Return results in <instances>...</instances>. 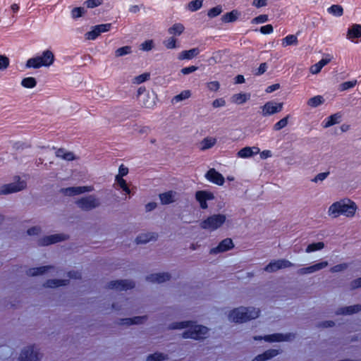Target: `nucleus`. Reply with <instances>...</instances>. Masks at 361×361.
Segmentation results:
<instances>
[{
	"label": "nucleus",
	"instance_id": "obj_37",
	"mask_svg": "<svg viewBox=\"0 0 361 361\" xmlns=\"http://www.w3.org/2000/svg\"><path fill=\"white\" fill-rule=\"evenodd\" d=\"M324 247V243L323 242H318L310 244L306 250L305 252L307 253L315 252L317 250H320Z\"/></svg>",
	"mask_w": 361,
	"mask_h": 361
},
{
	"label": "nucleus",
	"instance_id": "obj_52",
	"mask_svg": "<svg viewBox=\"0 0 361 361\" xmlns=\"http://www.w3.org/2000/svg\"><path fill=\"white\" fill-rule=\"evenodd\" d=\"M329 175V171L318 173L313 179H312V181L314 183L322 182L324 180H325L328 177Z\"/></svg>",
	"mask_w": 361,
	"mask_h": 361
},
{
	"label": "nucleus",
	"instance_id": "obj_64",
	"mask_svg": "<svg viewBox=\"0 0 361 361\" xmlns=\"http://www.w3.org/2000/svg\"><path fill=\"white\" fill-rule=\"evenodd\" d=\"M256 23H263L268 21V16L267 15H260L253 19Z\"/></svg>",
	"mask_w": 361,
	"mask_h": 361
},
{
	"label": "nucleus",
	"instance_id": "obj_23",
	"mask_svg": "<svg viewBox=\"0 0 361 361\" xmlns=\"http://www.w3.org/2000/svg\"><path fill=\"white\" fill-rule=\"evenodd\" d=\"M177 193L174 191H169L159 195V198L163 204H169L176 200Z\"/></svg>",
	"mask_w": 361,
	"mask_h": 361
},
{
	"label": "nucleus",
	"instance_id": "obj_41",
	"mask_svg": "<svg viewBox=\"0 0 361 361\" xmlns=\"http://www.w3.org/2000/svg\"><path fill=\"white\" fill-rule=\"evenodd\" d=\"M37 81L32 77L25 78L21 82V85L26 88H32L35 87Z\"/></svg>",
	"mask_w": 361,
	"mask_h": 361
},
{
	"label": "nucleus",
	"instance_id": "obj_14",
	"mask_svg": "<svg viewBox=\"0 0 361 361\" xmlns=\"http://www.w3.org/2000/svg\"><path fill=\"white\" fill-rule=\"evenodd\" d=\"M67 236L65 234L57 233L47 236H44L39 240V245H49L53 243L65 240Z\"/></svg>",
	"mask_w": 361,
	"mask_h": 361
},
{
	"label": "nucleus",
	"instance_id": "obj_60",
	"mask_svg": "<svg viewBox=\"0 0 361 361\" xmlns=\"http://www.w3.org/2000/svg\"><path fill=\"white\" fill-rule=\"evenodd\" d=\"M87 7L88 8H94L101 4V1L99 0H87L85 2Z\"/></svg>",
	"mask_w": 361,
	"mask_h": 361
},
{
	"label": "nucleus",
	"instance_id": "obj_58",
	"mask_svg": "<svg viewBox=\"0 0 361 361\" xmlns=\"http://www.w3.org/2000/svg\"><path fill=\"white\" fill-rule=\"evenodd\" d=\"M97 30H99V33L105 32L109 31L111 27V23H106V24H101L96 25Z\"/></svg>",
	"mask_w": 361,
	"mask_h": 361
},
{
	"label": "nucleus",
	"instance_id": "obj_38",
	"mask_svg": "<svg viewBox=\"0 0 361 361\" xmlns=\"http://www.w3.org/2000/svg\"><path fill=\"white\" fill-rule=\"evenodd\" d=\"M190 95L191 92L190 90H183L179 94H177L173 98L172 102H181L184 99H188L190 97Z\"/></svg>",
	"mask_w": 361,
	"mask_h": 361
},
{
	"label": "nucleus",
	"instance_id": "obj_44",
	"mask_svg": "<svg viewBox=\"0 0 361 361\" xmlns=\"http://www.w3.org/2000/svg\"><path fill=\"white\" fill-rule=\"evenodd\" d=\"M132 51L131 47L130 46H125L121 48H118L115 51V56L116 57H121L125 55H127L128 54H130Z\"/></svg>",
	"mask_w": 361,
	"mask_h": 361
},
{
	"label": "nucleus",
	"instance_id": "obj_21",
	"mask_svg": "<svg viewBox=\"0 0 361 361\" xmlns=\"http://www.w3.org/2000/svg\"><path fill=\"white\" fill-rule=\"evenodd\" d=\"M170 275L168 273L152 274L147 276V280L153 283H163L169 280Z\"/></svg>",
	"mask_w": 361,
	"mask_h": 361
},
{
	"label": "nucleus",
	"instance_id": "obj_19",
	"mask_svg": "<svg viewBox=\"0 0 361 361\" xmlns=\"http://www.w3.org/2000/svg\"><path fill=\"white\" fill-rule=\"evenodd\" d=\"M200 53V50L199 48H192L190 50H185L180 51L178 55V59L179 60H190L197 56Z\"/></svg>",
	"mask_w": 361,
	"mask_h": 361
},
{
	"label": "nucleus",
	"instance_id": "obj_61",
	"mask_svg": "<svg viewBox=\"0 0 361 361\" xmlns=\"http://www.w3.org/2000/svg\"><path fill=\"white\" fill-rule=\"evenodd\" d=\"M260 32L262 34H270L273 32V26L271 25H266L260 27Z\"/></svg>",
	"mask_w": 361,
	"mask_h": 361
},
{
	"label": "nucleus",
	"instance_id": "obj_62",
	"mask_svg": "<svg viewBox=\"0 0 361 361\" xmlns=\"http://www.w3.org/2000/svg\"><path fill=\"white\" fill-rule=\"evenodd\" d=\"M9 63L8 59L4 56H0V69L6 68Z\"/></svg>",
	"mask_w": 361,
	"mask_h": 361
},
{
	"label": "nucleus",
	"instance_id": "obj_33",
	"mask_svg": "<svg viewBox=\"0 0 361 361\" xmlns=\"http://www.w3.org/2000/svg\"><path fill=\"white\" fill-rule=\"evenodd\" d=\"M216 142V139L214 137H206L201 142V149L206 150L212 148Z\"/></svg>",
	"mask_w": 361,
	"mask_h": 361
},
{
	"label": "nucleus",
	"instance_id": "obj_53",
	"mask_svg": "<svg viewBox=\"0 0 361 361\" xmlns=\"http://www.w3.org/2000/svg\"><path fill=\"white\" fill-rule=\"evenodd\" d=\"M328 264H329L328 262L323 261V262H319V263L312 265V267L313 271L314 273L317 271H319L321 269L326 268L328 266Z\"/></svg>",
	"mask_w": 361,
	"mask_h": 361
},
{
	"label": "nucleus",
	"instance_id": "obj_27",
	"mask_svg": "<svg viewBox=\"0 0 361 361\" xmlns=\"http://www.w3.org/2000/svg\"><path fill=\"white\" fill-rule=\"evenodd\" d=\"M50 269H55L52 266H44L37 268H31L27 271V274L29 276H38L44 274Z\"/></svg>",
	"mask_w": 361,
	"mask_h": 361
},
{
	"label": "nucleus",
	"instance_id": "obj_40",
	"mask_svg": "<svg viewBox=\"0 0 361 361\" xmlns=\"http://www.w3.org/2000/svg\"><path fill=\"white\" fill-rule=\"evenodd\" d=\"M167 358V356L164 353H155L154 354L149 355L147 361H163Z\"/></svg>",
	"mask_w": 361,
	"mask_h": 361
},
{
	"label": "nucleus",
	"instance_id": "obj_4",
	"mask_svg": "<svg viewBox=\"0 0 361 361\" xmlns=\"http://www.w3.org/2000/svg\"><path fill=\"white\" fill-rule=\"evenodd\" d=\"M54 61V55L50 50H46L40 56L31 58L27 60L26 66L35 68H40L42 66H49Z\"/></svg>",
	"mask_w": 361,
	"mask_h": 361
},
{
	"label": "nucleus",
	"instance_id": "obj_28",
	"mask_svg": "<svg viewBox=\"0 0 361 361\" xmlns=\"http://www.w3.org/2000/svg\"><path fill=\"white\" fill-rule=\"evenodd\" d=\"M56 156L66 161H72L76 159L75 154L71 152H68L63 148L58 149L56 152Z\"/></svg>",
	"mask_w": 361,
	"mask_h": 361
},
{
	"label": "nucleus",
	"instance_id": "obj_32",
	"mask_svg": "<svg viewBox=\"0 0 361 361\" xmlns=\"http://www.w3.org/2000/svg\"><path fill=\"white\" fill-rule=\"evenodd\" d=\"M156 237L154 234L146 233L141 234L136 238L137 244H145L149 242L152 240H155Z\"/></svg>",
	"mask_w": 361,
	"mask_h": 361
},
{
	"label": "nucleus",
	"instance_id": "obj_47",
	"mask_svg": "<svg viewBox=\"0 0 361 361\" xmlns=\"http://www.w3.org/2000/svg\"><path fill=\"white\" fill-rule=\"evenodd\" d=\"M289 116H287L284 117L283 118L281 119L279 121L276 123L274 126V130H280L283 128L286 127L288 124V120Z\"/></svg>",
	"mask_w": 361,
	"mask_h": 361
},
{
	"label": "nucleus",
	"instance_id": "obj_59",
	"mask_svg": "<svg viewBox=\"0 0 361 361\" xmlns=\"http://www.w3.org/2000/svg\"><path fill=\"white\" fill-rule=\"evenodd\" d=\"M356 80L345 82L343 84H341V90H346L350 88H352L356 85Z\"/></svg>",
	"mask_w": 361,
	"mask_h": 361
},
{
	"label": "nucleus",
	"instance_id": "obj_46",
	"mask_svg": "<svg viewBox=\"0 0 361 361\" xmlns=\"http://www.w3.org/2000/svg\"><path fill=\"white\" fill-rule=\"evenodd\" d=\"M202 2H203V0L192 1L188 4V8L191 11H196L202 7Z\"/></svg>",
	"mask_w": 361,
	"mask_h": 361
},
{
	"label": "nucleus",
	"instance_id": "obj_36",
	"mask_svg": "<svg viewBox=\"0 0 361 361\" xmlns=\"http://www.w3.org/2000/svg\"><path fill=\"white\" fill-rule=\"evenodd\" d=\"M298 38L296 35H289L286 36L284 39H283L282 45L283 47L290 46V45H297L298 44Z\"/></svg>",
	"mask_w": 361,
	"mask_h": 361
},
{
	"label": "nucleus",
	"instance_id": "obj_45",
	"mask_svg": "<svg viewBox=\"0 0 361 361\" xmlns=\"http://www.w3.org/2000/svg\"><path fill=\"white\" fill-rule=\"evenodd\" d=\"M116 181L117 184L120 186L121 188L123 189V190L124 192H126L127 194H130V190L128 187L126 180L123 178H121L120 176H116Z\"/></svg>",
	"mask_w": 361,
	"mask_h": 361
},
{
	"label": "nucleus",
	"instance_id": "obj_43",
	"mask_svg": "<svg viewBox=\"0 0 361 361\" xmlns=\"http://www.w3.org/2000/svg\"><path fill=\"white\" fill-rule=\"evenodd\" d=\"M177 39L174 37H170L164 40L163 44L167 49H176L178 47L176 44Z\"/></svg>",
	"mask_w": 361,
	"mask_h": 361
},
{
	"label": "nucleus",
	"instance_id": "obj_51",
	"mask_svg": "<svg viewBox=\"0 0 361 361\" xmlns=\"http://www.w3.org/2000/svg\"><path fill=\"white\" fill-rule=\"evenodd\" d=\"M85 9L82 7L75 8L72 10L71 14L73 18H78L85 13Z\"/></svg>",
	"mask_w": 361,
	"mask_h": 361
},
{
	"label": "nucleus",
	"instance_id": "obj_17",
	"mask_svg": "<svg viewBox=\"0 0 361 361\" xmlns=\"http://www.w3.org/2000/svg\"><path fill=\"white\" fill-rule=\"evenodd\" d=\"M197 200L200 202L202 209H207V200H212L214 196L212 194L205 191H197L195 195Z\"/></svg>",
	"mask_w": 361,
	"mask_h": 361
},
{
	"label": "nucleus",
	"instance_id": "obj_20",
	"mask_svg": "<svg viewBox=\"0 0 361 361\" xmlns=\"http://www.w3.org/2000/svg\"><path fill=\"white\" fill-rule=\"evenodd\" d=\"M155 94L146 93L139 98L140 102L146 108H152L155 105Z\"/></svg>",
	"mask_w": 361,
	"mask_h": 361
},
{
	"label": "nucleus",
	"instance_id": "obj_3",
	"mask_svg": "<svg viewBox=\"0 0 361 361\" xmlns=\"http://www.w3.org/2000/svg\"><path fill=\"white\" fill-rule=\"evenodd\" d=\"M259 310L255 307H240L229 314V319L235 322H245L258 317Z\"/></svg>",
	"mask_w": 361,
	"mask_h": 361
},
{
	"label": "nucleus",
	"instance_id": "obj_55",
	"mask_svg": "<svg viewBox=\"0 0 361 361\" xmlns=\"http://www.w3.org/2000/svg\"><path fill=\"white\" fill-rule=\"evenodd\" d=\"M153 48V41L147 40L141 44L140 49L143 51H149Z\"/></svg>",
	"mask_w": 361,
	"mask_h": 361
},
{
	"label": "nucleus",
	"instance_id": "obj_11",
	"mask_svg": "<svg viewBox=\"0 0 361 361\" xmlns=\"http://www.w3.org/2000/svg\"><path fill=\"white\" fill-rule=\"evenodd\" d=\"M135 283L132 281L129 280H118L111 281L108 287L110 289H113L118 291L126 290L134 288Z\"/></svg>",
	"mask_w": 361,
	"mask_h": 361
},
{
	"label": "nucleus",
	"instance_id": "obj_39",
	"mask_svg": "<svg viewBox=\"0 0 361 361\" xmlns=\"http://www.w3.org/2000/svg\"><path fill=\"white\" fill-rule=\"evenodd\" d=\"M250 95L249 94H237L233 95V99L237 104H243L250 99Z\"/></svg>",
	"mask_w": 361,
	"mask_h": 361
},
{
	"label": "nucleus",
	"instance_id": "obj_49",
	"mask_svg": "<svg viewBox=\"0 0 361 361\" xmlns=\"http://www.w3.org/2000/svg\"><path fill=\"white\" fill-rule=\"evenodd\" d=\"M150 74L149 73H145L141 74L133 79V82L135 84H140L143 82L147 81L149 79Z\"/></svg>",
	"mask_w": 361,
	"mask_h": 361
},
{
	"label": "nucleus",
	"instance_id": "obj_63",
	"mask_svg": "<svg viewBox=\"0 0 361 361\" xmlns=\"http://www.w3.org/2000/svg\"><path fill=\"white\" fill-rule=\"evenodd\" d=\"M219 82L217 81H212V82H210L207 84V87L211 90V91H217L219 89Z\"/></svg>",
	"mask_w": 361,
	"mask_h": 361
},
{
	"label": "nucleus",
	"instance_id": "obj_7",
	"mask_svg": "<svg viewBox=\"0 0 361 361\" xmlns=\"http://www.w3.org/2000/svg\"><path fill=\"white\" fill-rule=\"evenodd\" d=\"M41 355L38 348L35 345L24 348L20 355L19 361H39Z\"/></svg>",
	"mask_w": 361,
	"mask_h": 361
},
{
	"label": "nucleus",
	"instance_id": "obj_35",
	"mask_svg": "<svg viewBox=\"0 0 361 361\" xmlns=\"http://www.w3.org/2000/svg\"><path fill=\"white\" fill-rule=\"evenodd\" d=\"M328 12L335 16L340 17L343 14V8L341 6L336 4L332 5L328 8Z\"/></svg>",
	"mask_w": 361,
	"mask_h": 361
},
{
	"label": "nucleus",
	"instance_id": "obj_1",
	"mask_svg": "<svg viewBox=\"0 0 361 361\" xmlns=\"http://www.w3.org/2000/svg\"><path fill=\"white\" fill-rule=\"evenodd\" d=\"M189 328L183 334L185 338L202 339L208 332V329L204 326L193 325L192 322H174L169 326L171 329H181Z\"/></svg>",
	"mask_w": 361,
	"mask_h": 361
},
{
	"label": "nucleus",
	"instance_id": "obj_5",
	"mask_svg": "<svg viewBox=\"0 0 361 361\" xmlns=\"http://www.w3.org/2000/svg\"><path fill=\"white\" fill-rule=\"evenodd\" d=\"M226 216L224 214H213L207 217L200 223V226L203 229L215 231L221 227L226 221Z\"/></svg>",
	"mask_w": 361,
	"mask_h": 361
},
{
	"label": "nucleus",
	"instance_id": "obj_13",
	"mask_svg": "<svg viewBox=\"0 0 361 361\" xmlns=\"http://www.w3.org/2000/svg\"><path fill=\"white\" fill-rule=\"evenodd\" d=\"M93 188L92 186H78L62 188L61 192L65 195L73 196L84 193L85 192H91Z\"/></svg>",
	"mask_w": 361,
	"mask_h": 361
},
{
	"label": "nucleus",
	"instance_id": "obj_15",
	"mask_svg": "<svg viewBox=\"0 0 361 361\" xmlns=\"http://www.w3.org/2000/svg\"><path fill=\"white\" fill-rule=\"evenodd\" d=\"M233 247V241L231 238H226L223 240L217 247L210 250V254L216 255L220 252H224L229 250Z\"/></svg>",
	"mask_w": 361,
	"mask_h": 361
},
{
	"label": "nucleus",
	"instance_id": "obj_22",
	"mask_svg": "<svg viewBox=\"0 0 361 361\" xmlns=\"http://www.w3.org/2000/svg\"><path fill=\"white\" fill-rule=\"evenodd\" d=\"M279 354V350L269 349L261 355L256 356L252 361H265Z\"/></svg>",
	"mask_w": 361,
	"mask_h": 361
},
{
	"label": "nucleus",
	"instance_id": "obj_6",
	"mask_svg": "<svg viewBox=\"0 0 361 361\" xmlns=\"http://www.w3.org/2000/svg\"><path fill=\"white\" fill-rule=\"evenodd\" d=\"M26 186L27 183L24 180H21L20 177H16L14 182L5 184L0 188V195L17 192L24 190Z\"/></svg>",
	"mask_w": 361,
	"mask_h": 361
},
{
	"label": "nucleus",
	"instance_id": "obj_9",
	"mask_svg": "<svg viewBox=\"0 0 361 361\" xmlns=\"http://www.w3.org/2000/svg\"><path fill=\"white\" fill-rule=\"evenodd\" d=\"M76 204L82 210L89 211L99 207L100 202L94 195H88L79 199Z\"/></svg>",
	"mask_w": 361,
	"mask_h": 361
},
{
	"label": "nucleus",
	"instance_id": "obj_10",
	"mask_svg": "<svg viewBox=\"0 0 361 361\" xmlns=\"http://www.w3.org/2000/svg\"><path fill=\"white\" fill-rule=\"evenodd\" d=\"M293 264L290 261L281 259L270 262L265 267L264 271L269 273L275 272L279 269L288 268L293 267Z\"/></svg>",
	"mask_w": 361,
	"mask_h": 361
},
{
	"label": "nucleus",
	"instance_id": "obj_29",
	"mask_svg": "<svg viewBox=\"0 0 361 361\" xmlns=\"http://www.w3.org/2000/svg\"><path fill=\"white\" fill-rule=\"evenodd\" d=\"M348 37L349 39L358 38L361 37V25L353 24L348 30Z\"/></svg>",
	"mask_w": 361,
	"mask_h": 361
},
{
	"label": "nucleus",
	"instance_id": "obj_57",
	"mask_svg": "<svg viewBox=\"0 0 361 361\" xmlns=\"http://www.w3.org/2000/svg\"><path fill=\"white\" fill-rule=\"evenodd\" d=\"M221 13V8L219 6H216L210 9L208 12V16L210 18H214L219 16Z\"/></svg>",
	"mask_w": 361,
	"mask_h": 361
},
{
	"label": "nucleus",
	"instance_id": "obj_34",
	"mask_svg": "<svg viewBox=\"0 0 361 361\" xmlns=\"http://www.w3.org/2000/svg\"><path fill=\"white\" fill-rule=\"evenodd\" d=\"M324 102V99L323 97L321 95H317L310 98L307 102V104L311 107L315 108L322 104Z\"/></svg>",
	"mask_w": 361,
	"mask_h": 361
},
{
	"label": "nucleus",
	"instance_id": "obj_16",
	"mask_svg": "<svg viewBox=\"0 0 361 361\" xmlns=\"http://www.w3.org/2000/svg\"><path fill=\"white\" fill-rule=\"evenodd\" d=\"M205 177L209 181L219 185H222L224 183V176L214 169H210L206 173Z\"/></svg>",
	"mask_w": 361,
	"mask_h": 361
},
{
	"label": "nucleus",
	"instance_id": "obj_31",
	"mask_svg": "<svg viewBox=\"0 0 361 361\" xmlns=\"http://www.w3.org/2000/svg\"><path fill=\"white\" fill-rule=\"evenodd\" d=\"M68 280H62V279H50L48 280L44 286L47 288H55L61 286H65L67 284Z\"/></svg>",
	"mask_w": 361,
	"mask_h": 361
},
{
	"label": "nucleus",
	"instance_id": "obj_26",
	"mask_svg": "<svg viewBox=\"0 0 361 361\" xmlns=\"http://www.w3.org/2000/svg\"><path fill=\"white\" fill-rule=\"evenodd\" d=\"M361 310L360 305L341 307L337 310L336 314H352Z\"/></svg>",
	"mask_w": 361,
	"mask_h": 361
},
{
	"label": "nucleus",
	"instance_id": "obj_2",
	"mask_svg": "<svg viewBox=\"0 0 361 361\" xmlns=\"http://www.w3.org/2000/svg\"><path fill=\"white\" fill-rule=\"evenodd\" d=\"M357 209L355 203L349 199H343L333 203L329 208L328 214L333 218L340 215L352 217Z\"/></svg>",
	"mask_w": 361,
	"mask_h": 361
},
{
	"label": "nucleus",
	"instance_id": "obj_18",
	"mask_svg": "<svg viewBox=\"0 0 361 361\" xmlns=\"http://www.w3.org/2000/svg\"><path fill=\"white\" fill-rule=\"evenodd\" d=\"M260 149L257 147H245L238 152V157L243 159L250 158L255 154H259Z\"/></svg>",
	"mask_w": 361,
	"mask_h": 361
},
{
	"label": "nucleus",
	"instance_id": "obj_54",
	"mask_svg": "<svg viewBox=\"0 0 361 361\" xmlns=\"http://www.w3.org/2000/svg\"><path fill=\"white\" fill-rule=\"evenodd\" d=\"M328 264H329L328 262L323 261V262H319V263L312 265V267L313 271L314 273L317 271H319L321 269L326 268L328 266Z\"/></svg>",
	"mask_w": 361,
	"mask_h": 361
},
{
	"label": "nucleus",
	"instance_id": "obj_24",
	"mask_svg": "<svg viewBox=\"0 0 361 361\" xmlns=\"http://www.w3.org/2000/svg\"><path fill=\"white\" fill-rule=\"evenodd\" d=\"M341 117L342 115L339 112L329 116L322 122L323 127L327 128L334 124L340 123Z\"/></svg>",
	"mask_w": 361,
	"mask_h": 361
},
{
	"label": "nucleus",
	"instance_id": "obj_12",
	"mask_svg": "<svg viewBox=\"0 0 361 361\" xmlns=\"http://www.w3.org/2000/svg\"><path fill=\"white\" fill-rule=\"evenodd\" d=\"M282 103L277 104L273 101L268 102L262 107V114L264 116H269L275 113L280 112L282 110Z\"/></svg>",
	"mask_w": 361,
	"mask_h": 361
},
{
	"label": "nucleus",
	"instance_id": "obj_42",
	"mask_svg": "<svg viewBox=\"0 0 361 361\" xmlns=\"http://www.w3.org/2000/svg\"><path fill=\"white\" fill-rule=\"evenodd\" d=\"M237 11H233L224 15L222 16V20L225 23L233 22L237 19Z\"/></svg>",
	"mask_w": 361,
	"mask_h": 361
},
{
	"label": "nucleus",
	"instance_id": "obj_25",
	"mask_svg": "<svg viewBox=\"0 0 361 361\" xmlns=\"http://www.w3.org/2000/svg\"><path fill=\"white\" fill-rule=\"evenodd\" d=\"M147 319V317L146 316H142V317H135L133 318H125V319H121L119 324L121 325H127V326H130V325H132V324H142L143 323L145 320Z\"/></svg>",
	"mask_w": 361,
	"mask_h": 361
},
{
	"label": "nucleus",
	"instance_id": "obj_50",
	"mask_svg": "<svg viewBox=\"0 0 361 361\" xmlns=\"http://www.w3.org/2000/svg\"><path fill=\"white\" fill-rule=\"evenodd\" d=\"M348 267V264L346 263H343L340 264H337L331 268L330 271L332 273L341 272L345 270Z\"/></svg>",
	"mask_w": 361,
	"mask_h": 361
},
{
	"label": "nucleus",
	"instance_id": "obj_56",
	"mask_svg": "<svg viewBox=\"0 0 361 361\" xmlns=\"http://www.w3.org/2000/svg\"><path fill=\"white\" fill-rule=\"evenodd\" d=\"M299 275H306L314 273L313 269L311 266L299 269L297 271Z\"/></svg>",
	"mask_w": 361,
	"mask_h": 361
},
{
	"label": "nucleus",
	"instance_id": "obj_30",
	"mask_svg": "<svg viewBox=\"0 0 361 361\" xmlns=\"http://www.w3.org/2000/svg\"><path fill=\"white\" fill-rule=\"evenodd\" d=\"M184 26L180 23H176L168 30L169 34L173 36H179L184 31Z\"/></svg>",
	"mask_w": 361,
	"mask_h": 361
},
{
	"label": "nucleus",
	"instance_id": "obj_48",
	"mask_svg": "<svg viewBox=\"0 0 361 361\" xmlns=\"http://www.w3.org/2000/svg\"><path fill=\"white\" fill-rule=\"evenodd\" d=\"M99 35L100 33L99 30H97V27L94 26L91 31L87 32L85 34V37L87 39L94 40Z\"/></svg>",
	"mask_w": 361,
	"mask_h": 361
},
{
	"label": "nucleus",
	"instance_id": "obj_8",
	"mask_svg": "<svg viewBox=\"0 0 361 361\" xmlns=\"http://www.w3.org/2000/svg\"><path fill=\"white\" fill-rule=\"evenodd\" d=\"M295 337V334L293 333L287 334H274L271 335H267L262 336H255L254 339L256 341L264 339L267 342H281V341H291Z\"/></svg>",
	"mask_w": 361,
	"mask_h": 361
}]
</instances>
